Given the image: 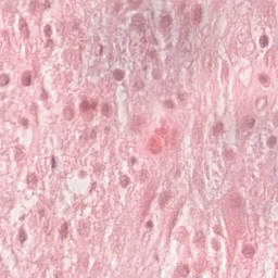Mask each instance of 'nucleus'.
<instances>
[{"label": "nucleus", "mask_w": 278, "mask_h": 278, "mask_svg": "<svg viewBox=\"0 0 278 278\" xmlns=\"http://www.w3.org/2000/svg\"><path fill=\"white\" fill-rule=\"evenodd\" d=\"M255 125V118L251 116L243 117L242 119L237 121V135L241 134V131H245V129H253Z\"/></svg>", "instance_id": "nucleus-1"}, {"label": "nucleus", "mask_w": 278, "mask_h": 278, "mask_svg": "<svg viewBox=\"0 0 278 278\" xmlns=\"http://www.w3.org/2000/svg\"><path fill=\"white\" fill-rule=\"evenodd\" d=\"M80 110L81 112H86L87 114H92V110L97 111V102L92 101V103L90 104V102L88 101H83L80 103Z\"/></svg>", "instance_id": "nucleus-2"}, {"label": "nucleus", "mask_w": 278, "mask_h": 278, "mask_svg": "<svg viewBox=\"0 0 278 278\" xmlns=\"http://www.w3.org/2000/svg\"><path fill=\"white\" fill-rule=\"evenodd\" d=\"M172 23H173V17L168 15L163 16L161 20V25L164 29H166V27H170Z\"/></svg>", "instance_id": "nucleus-3"}, {"label": "nucleus", "mask_w": 278, "mask_h": 278, "mask_svg": "<svg viewBox=\"0 0 278 278\" xmlns=\"http://www.w3.org/2000/svg\"><path fill=\"white\" fill-rule=\"evenodd\" d=\"M178 273H179V275H181V277H188L190 269H188V266L181 265L178 267Z\"/></svg>", "instance_id": "nucleus-4"}, {"label": "nucleus", "mask_w": 278, "mask_h": 278, "mask_svg": "<svg viewBox=\"0 0 278 278\" xmlns=\"http://www.w3.org/2000/svg\"><path fill=\"white\" fill-rule=\"evenodd\" d=\"M268 42H269V41H268V36L263 35V36L260 37V47H261L262 49L268 47Z\"/></svg>", "instance_id": "nucleus-5"}, {"label": "nucleus", "mask_w": 278, "mask_h": 278, "mask_svg": "<svg viewBox=\"0 0 278 278\" xmlns=\"http://www.w3.org/2000/svg\"><path fill=\"white\" fill-rule=\"evenodd\" d=\"M43 34H45L46 38H51V36L53 35V30L51 29V25H46L45 26Z\"/></svg>", "instance_id": "nucleus-6"}, {"label": "nucleus", "mask_w": 278, "mask_h": 278, "mask_svg": "<svg viewBox=\"0 0 278 278\" xmlns=\"http://www.w3.org/2000/svg\"><path fill=\"white\" fill-rule=\"evenodd\" d=\"M8 84H10V78L8 75H0V86H8Z\"/></svg>", "instance_id": "nucleus-7"}, {"label": "nucleus", "mask_w": 278, "mask_h": 278, "mask_svg": "<svg viewBox=\"0 0 278 278\" xmlns=\"http://www.w3.org/2000/svg\"><path fill=\"white\" fill-rule=\"evenodd\" d=\"M22 84H23L24 86H30V85H31V76H29V75H24V76L22 77Z\"/></svg>", "instance_id": "nucleus-8"}, {"label": "nucleus", "mask_w": 278, "mask_h": 278, "mask_svg": "<svg viewBox=\"0 0 278 278\" xmlns=\"http://www.w3.org/2000/svg\"><path fill=\"white\" fill-rule=\"evenodd\" d=\"M275 144H277V138L269 137L267 140V147H269V149H273L275 147Z\"/></svg>", "instance_id": "nucleus-9"}, {"label": "nucleus", "mask_w": 278, "mask_h": 278, "mask_svg": "<svg viewBox=\"0 0 278 278\" xmlns=\"http://www.w3.org/2000/svg\"><path fill=\"white\" fill-rule=\"evenodd\" d=\"M101 112L103 114V116H109L110 114V106L108 104H104L101 109Z\"/></svg>", "instance_id": "nucleus-10"}, {"label": "nucleus", "mask_w": 278, "mask_h": 278, "mask_svg": "<svg viewBox=\"0 0 278 278\" xmlns=\"http://www.w3.org/2000/svg\"><path fill=\"white\" fill-rule=\"evenodd\" d=\"M121 186L122 188H126L127 186H129V178L123 177L121 180Z\"/></svg>", "instance_id": "nucleus-11"}, {"label": "nucleus", "mask_w": 278, "mask_h": 278, "mask_svg": "<svg viewBox=\"0 0 278 278\" xmlns=\"http://www.w3.org/2000/svg\"><path fill=\"white\" fill-rule=\"evenodd\" d=\"M25 240H27V235L25 233V231H20V242L23 244Z\"/></svg>", "instance_id": "nucleus-12"}, {"label": "nucleus", "mask_w": 278, "mask_h": 278, "mask_svg": "<svg viewBox=\"0 0 278 278\" xmlns=\"http://www.w3.org/2000/svg\"><path fill=\"white\" fill-rule=\"evenodd\" d=\"M194 23H201V12H197L193 18Z\"/></svg>", "instance_id": "nucleus-13"}, {"label": "nucleus", "mask_w": 278, "mask_h": 278, "mask_svg": "<svg viewBox=\"0 0 278 278\" xmlns=\"http://www.w3.org/2000/svg\"><path fill=\"white\" fill-rule=\"evenodd\" d=\"M51 168H52V170H55V168H58V165H55V156L54 155L51 156Z\"/></svg>", "instance_id": "nucleus-14"}, {"label": "nucleus", "mask_w": 278, "mask_h": 278, "mask_svg": "<svg viewBox=\"0 0 278 278\" xmlns=\"http://www.w3.org/2000/svg\"><path fill=\"white\" fill-rule=\"evenodd\" d=\"M51 8V4L49 3V0H45V9L49 10Z\"/></svg>", "instance_id": "nucleus-15"}, {"label": "nucleus", "mask_w": 278, "mask_h": 278, "mask_svg": "<svg viewBox=\"0 0 278 278\" xmlns=\"http://www.w3.org/2000/svg\"><path fill=\"white\" fill-rule=\"evenodd\" d=\"M116 81H123V75H116L115 76Z\"/></svg>", "instance_id": "nucleus-16"}, {"label": "nucleus", "mask_w": 278, "mask_h": 278, "mask_svg": "<svg viewBox=\"0 0 278 278\" xmlns=\"http://www.w3.org/2000/svg\"><path fill=\"white\" fill-rule=\"evenodd\" d=\"M130 163H131V164H136V157L131 156V157H130Z\"/></svg>", "instance_id": "nucleus-17"}, {"label": "nucleus", "mask_w": 278, "mask_h": 278, "mask_svg": "<svg viewBox=\"0 0 278 278\" xmlns=\"http://www.w3.org/2000/svg\"><path fill=\"white\" fill-rule=\"evenodd\" d=\"M147 227H149V228L153 227V223L152 222H148L147 223Z\"/></svg>", "instance_id": "nucleus-18"}, {"label": "nucleus", "mask_w": 278, "mask_h": 278, "mask_svg": "<svg viewBox=\"0 0 278 278\" xmlns=\"http://www.w3.org/2000/svg\"><path fill=\"white\" fill-rule=\"evenodd\" d=\"M166 105H167V108H173V103L169 101L166 102Z\"/></svg>", "instance_id": "nucleus-19"}, {"label": "nucleus", "mask_w": 278, "mask_h": 278, "mask_svg": "<svg viewBox=\"0 0 278 278\" xmlns=\"http://www.w3.org/2000/svg\"><path fill=\"white\" fill-rule=\"evenodd\" d=\"M23 126H24V127H27V122H24V123H23Z\"/></svg>", "instance_id": "nucleus-20"}]
</instances>
